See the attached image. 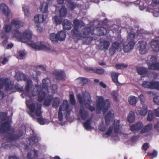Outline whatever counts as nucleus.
<instances>
[{"label": "nucleus", "instance_id": "1", "mask_svg": "<svg viewBox=\"0 0 159 159\" xmlns=\"http://www.w3.org/2000/svg\"><path fill=\"white\" fill-rule=\"evenodd\" d=\"M73 108L70 106L68 102L66 100H64L62 105L60 107L58 112V118L59 120L61 121L63 120V114L62 111H66L65 117L67 120L70 118V113L72 111Z\"/></svg>", "mask_w": 159, "mask_h": 159}, {"label": "nucleus", "instance_id": "2", "mask_svg": "<svg viewBox=\"0 0 159 159\" xmlns=\"http://www.w3.org/2000/svg\"><path fill=\"white\" fill-rule=\"evenodd\" d=\"M26 104L27 107L29 109L30 111L28 113L32 117L34 116L33 113H35V115L38 117L42 115L41 108L42 105L38 104L36 106V104L32 102L31 103L29 101H26Z\"/></svg>", "mask_w": 159, "mask_h": 159}, {"label": "nucleus", "instance_id": "3", "mask_svg": "<svg viewBox=\"0 0 159 159\" xmlns=\"http://www.w3.org/2000/svg\"><path fill=\"white\" fill-rule=\"evenodd\" d=\"M96 99L97 109L98 110L103 109V115L105 114L110 107V104L109 100L107 99L104 100V98L102 96H96Z\"/></svg>", "mask_w": 159, "mask_h": 159}, {"label": "nucleus", "instance_id": "4", "mask_svg": "<svg viewBox=\"0 0 159 159\" xmlns=\"http://www.w3.org/2000/svg\"><path fill=\"white\" fill-rule=\"evenodd\" d=\"M13 34L14 37L25 43L30 42L32 35V32L28 30H25L21 35L18 30H15L13 31Z\"/></svg>", "mask_w": 159, "mask_h": 159}, {"label": "nucleus", "instance_id": "5", "mask_svg": "<svg viewBox=\"0 0 159 159\" xmlns=\"http://www.w3.org/2000/svg\"><path fill=\"white\" fill-rule=\"evenodd\" d=\"M15 131V129L14 128L11 127L9 120L0 123V135L8 133L9 131L13 133Z\"/></svg>", "mask_w": 159, "mask_h": 159}, {"label": "nucleus", "instance_id": "6", "mask_svg": "<svg viewBox=\"0 0 159 159\" xmlns=\"http://www.w3.org/2000/svg\"><path fill=\"white\" fill-rule=\"evenodd\" d=\"M79 103L82 105L83 104L84 102V104L87 107V105H90L91 104L92 101L90 94L87 92H85L84 94L83 100L82 96L80 94H79L77 95Z\"/></svg>", "mask_w": 159, "mask_h": 159}, {"label": "nucleus", "instance_id": "7", "mask_svg": "<svg viewBox=\"0 0 159 159\" xmlns=\"http://www.w3.org/2000/svg\"><path fill=\"white\" fill-rule=\"evenodd\" d=\"M91 32V28L90 27H85L82 30L81 32L78 31V33H76L73 37L78 40H80L86 38L87 36L90 34Z\"/></svg>", "mask_w": 159, "mask_h": 159}, {"label": "nucleus", "instance_id": "8", "mask_svg": "<svg viewBox=\"0 0 159 159\" xmlns=\"http://www.w3.org/2000/svg\"><path fill=\"white\" fill-rule=\"evenodd\" d=\"M43 89L40 87L37 88L36 89H34L32 92L33 96H38V101L40 102L43 101L46 97V94L43 91Z\"/></svg>", "mask_w": 159, "mask_h": 159}, {"label": "nucleus", "instance_id": "9", "mask_svg": "<svg viewBox=\"0 0 159 159\" xmlns=\"http://www.w3.org/2000/svg\"><path fill=\"white\" fill-rule=\"evenodd\" d=\"M136 71L139 74L143 77H149V72L147 68L142 67H137L136 68Z\"/></svg>", "mask_w": 159, "mask_h": 159}, {"label": "nucleus", "instance_id": "10", "mask_svg": "<svg viewBox=\"0 0 159 159\" xmlns=\"http://www.w3.org/2000/svg\"><path fill=\"white\" fill-rule=\"evenodd\" d=\"M73 23L75 26L71 31V34L73 37L75 34L76 33H78L79 26L81 23L82 25L83 22L82 21H80L77 19H75L74 20Z\"/></svg>", "mask_w": 159, "mask_h": 159}, {"label": "nucleus", "instance_id": "11", "mask_svg": "<svg viewBox=\"0 0 159 159\" xmlns=\"http://www.w3.org/2000/svg\"><path fill=\"white\" fill-rule=\"evenodd\" d=\"M53 74L56 79L58 80H63L66 77V74L63 70H55Z\"/></svg>", "mask_w": 159, "mask_h": 159}, {"label": "nucleus", "instance_id": "12", "mask_svg": "<svg viewBox=\"0 0 159 159\" xmlns=\"http://www.w3.org/2000/svg\"><path fill=\"white\" fill-rule=\"evenodd\" d=\"M147 44L146 42L143 41H141L139 42L138 44V47L139 48L140 54H143L147 52V51L146 48Z\"/></svg>", "mask_w": 159, "mask_h": 159}, {"label": "nucleus", "instance_id": "13", "mask_svg": "<svg viewBox=\"0 0 159 159\" xmlns=\"http://www.w3.org/2000/svg\"><path fill=\"white\" fill-rule=\"evenodd\" d=\"M23 134L22 131H20L17 134H11L7 136L6 138L10 141H13L18 140Z\"/></svg>", "mask_w": 159, "mask_h": 159}, {"label": "nucleus", "instance_id": "14", "mask_svg": "<svg viewBox=\"0 0 159 159\" xmlns=\"http://www.w3.org/2000/svg\"><path fill=\"white\" fill-rule=\"evenodd\" d=\"M30 46L32 48L36 50H47L49 49L46 46L44 45V43L43 42H40L39 45H37L34 43H31L30 44Z\"/></svg>", "mask_w": 159, "mask_h": 159}, {"label": "nucleus", "instance_id": "15", "mask_svg": "<svg viewBox=\"0 0 159 159\" xmlns=\"http://www.w3.org/2000/svg\"><path fill=\"white\" fill-rule=\"evenodd\" d=\"M39 151L35 149L29 151L27 153V159H36L38 156Z\"/></svg>", "mask_w": 159, "mask_h": 159}, {"label": "nucleus", "instance_id": "16", "mask_svg": "<svg viewBox=\"0 0 159 159\" xmlns=\"http://www.w3.org/2000/svg\"><path fill=\"white\" fill-rule=\"evenodd\" d=\"M0 9L7 18L10 16L11 13V10L5 4H0Z\"/></svg>", "mask_w": 159, "mask_h": 159}, {"label": "nucleus", "instance_id": "17", "mask_svg": "<svg viewBox=\"0 0 159 159\" xmlns=\"http://www.w3.org/2000/svg\"><path fill=\"white\" fill-rule=\"evenodd\" d=\"M143 125L141 122H139L131 125L130 129L132 131H139L141 130L143 128Z\"/></svg>", "mask_w": 159, "mask_h": 159}, {"label": "nucleus", "instance_id": "18", "mask_svg": "<svg viewBox=\"0 0 159 159\" xmlns=\"http://www.w3.org/2000/svg\"><path fill=\"white\" fill-rule=\"evenodd\" d=\"M135 44L134 41H132L129 42L126 45L123 47L124 51L125 52H128L133 48Z\"/></svg>", "mask_w": 159, "mask_h": 159}, {"label": "nucleus", "instance_id": "19", "mask_svg": "<svg viewBox=\"0 0 159 159\" xmlns=\"http://www.w3.org/2000/svg\"><path fill=\"white\" fill-rule=\"evenodd\" d=\"M114 117V114L111 111H108L105 117V122L106 125H109L110 121L113 120Z\"/></svg>", "mask_w": 159, "mask_h": 159}, {"label": "nucleus", "instance_id": "20", "mask_svg": "<svg viewBox=\"0 0 159 159\" xmlns=\"http://www.w3.org/2000/svg\"><path fill=\"white\" fill-rule=\"evenodd\" d=\"M62 24L63 29L65 30H70L72 28L71 22L66 19L64 20Z\"/></svg>", "mask_w": 159, "mask_h": 159}, {"label": "nucleus", "instance_id": "21", "mask_svg": "<svg viewBox=\"0 0 159 159\" xmlns=\"http://www.w3.org/2000/svg\"><path fill=\"white\" fill-rule=\"evenodd\" d=\"M148 69L153 70H159V62H154L150 63H148Z\"/></svg>", "mask_w": 159, "mask_h": 159}, {"label": "nucleus", "instance_id": "22", "mask_svg": "<svg viewBox=\"0 0 159 159\" xmlns=\"http://www.w3.org/2000/svg\"><path fill=\"white\" fill-rule=\"evenodd\" d=\"M11 24L17 28L22 27L24 24L21 21L15 19H13L11 22Z\"/></svg>", "mask_w": 159, "mask_h": 159}, {"label": "nucleus", "instance_id": "23", "mask_svg": "<svg viewBox=\"0 0 159 159\" xmlns=\"http://www.w3.org/2000/svg\"><path fill=\"white\" fill-rule=\"evenodd\" d=\"M79 115L82 120H85L88 116V113L84 108H80L79 110Z\"/></svg>", "mask_w": 159, "mask_h": 159}, {"label": "nucleus", "instance_id": "24", "mask_svg": "<svg viewBox=\"0 0 159 159\" xmlns=\"http://www.w3.org/2000/svg\"><path fill=\"white\" fill-rule=\"evenodd\" d=\"M151 47L153 50L157 51L159 50V41L154 40L150 43Z\"/></svg>", "mask_w": 159, "mask_h": 159}, {"label": "nucleus", "instance_id": "25", "mask_svg": "<svg viewBox=\"0 0 159 159\" xmlns=\"http://www.w3.org/2000/svg\"><path fill=\"white\" fill-rule=\"evenodd\" d=\"M6 81L5 82V90L7 91H11L12 89V85L11 82L7 78H5Z\"/></svg>", "mask_w": 159, "mask_h": 159}, {"label": "nucleus", "instance_id": "26", "mask_svg": "<svg viewBox=\"0 0 159 159\" xmlns=\"http://www.w3.org/2000/svg\"><path fill=\"white\" fill-rule=\"evenodd\" d=\"M152 128V125L151 124L147 125L143 127V129L140 130V133L143 134L147 133L150 131Z\"/></svg>", "mask_w": 159, "mask_h": 159}, {"label": "nucleus", "instance_id": "27", "mask_svg": "<svg viewBox=\"0 0 159 159\" xmlns=\"http://www.w3.org/2000/svg\"><path fill=\"white\" fill-rule=\"evenodd\" d=\"M44 17L43 15L38 14L34 16V21L35 23H42L44 21Z\"/></svg>", "mask_w": 159, "mask_h": 159}, {"label": "nucleus", "instance_id": "28", "mask_svg": "<svg viewBox=\"0 0 159 159\" xmlns=\"http://www.w3.org/2000/svg\"><path fill=\"white\" fill-rule=\"evenodd\" d=\"M135 116L134 113L133 111H130L129 113L127 120L129 123H133L135 120Z\"/></svg>", "mask_w": 159, "mask_h": 159}, {"label": "nucleus", "instance_id": "29", "mask_svg": "<svg viewBox=\"0 0 159 159\" xmlns=\"http://www.w3.org/2000/svg\"><path fill=\"white\" fill-rule=\"evenodd\" d=\"M96 30L98 32L97 35L99 36L104 35L106 34L107 32V30L103 27H98L96 28Z\"/></svg>", "mask_w": 159, "mask_h": 159}, {"label": "nucleus", "instance_id": "30", "mask_svg": "<svg viewBox=\"0 0 159 159\" xmlns=\"http://www.w3.org/2000/svg\"><path fill=\"white\" fill-rule=\"evenodd\" d=\"M53 99L52 95H48L44 100L43 102V105L46 107H48Z\"/></svg>", "mask_w": 159, "mask_h": 159}, {"label": "nucleus", "instance_id": "31", "mask_svg": "<svg viewBox=\"0 0 159 159\" xmlns=\"http://www.w3.org/2000/svg\"><path fill=\"white\" fill-rule=\"evenodd\" d=\"M113 125L114 133L115 134L118 133L120 130V120H118L116 121L114 120Z\"/></svg>", "mask_w": 159, "mask_h": 159}, {"label": "nucleus", "instance_id": "32", "mask_svg": "<svg viewBox=\"0 0 159 159\" xmlns=\"http://www.w3.org/2000/svg\"><path fill=\"white\" fill-rule=\"evenodd\" d=\"M148 112V109L146 105L143 104L142 108L138 111L139 114L141 116H145Z\"/></svg>", "mask_w": 159, "mask_h": 159}, {"label": "nucleus", "instance_id": "33", "mask_svg": "<svg viewBox=\"0 0 159 159\" xmlns=\"http://www.w3.org/2000/svg\"><path fill=\"white\" fill-rule=\"evenodd\" d=\"M120 75V74L117 73L112 72L111 73V77L112 78L113 82L115 83H118V77Z\"/></svg>", "mask_w": 159, "mask_h": 159}, {"label": "nucleus", "instance_id": "34", "mask_svg": "<svg viewBox=\"0 0 159 159\" xmlns=\"http://www.w3.org/2000/svg\"><path fill=\"white\" fill-rule=\"evenodd\" d=\"M142 85L144 88L152 89V81H144L142 82Z\"/></svg>", "mask_w": 159, "mask_h": 159}, {"label": "nucleus", "instance_id": "35", "mask_svg": "<svg viewBox=\"0 0 159 159\" xmlns=\"http://www.w3.org/2000/svg\"><path fill=\"white\" fill-rule=\"evenodd\" d=\"M52 19L56 25H60L62 22V17L60 16L56 15L53 17Z\"/></svg>", "mask_w": 159, "mask_h": 159}, {"label": "nucleus", "instance_id": "36", "mask_svg": "<svg viewBox=\"0 0 159 159\" xmlns=\"http://www.w3.org/2000/svg\"><path fill=\"white\" fill-rule=\"evenodd\" d=\"M111 46L118 52L120 51L122 49V47L120 44L118 42L113 43Z\"/></svg>", "mask_w": 159, "mask_h": 159}, {"label": "nucleus", "instance_id": "37", "mask_svg": "<svg viewBox=\"0 0 159 159\" xmlns=\"http://www.w3.org/2000/svg\"><path fill=\"white\" fill-rule=\"evenodd\" d=\"M53 101L52 106L54 108H57L59 107L60 103V99L58 97H55L53 98L52 99Z\"/></svg>", "mask_w": 159, "mask_h": 159}, {"label": "nucleus", "instance_id": "38", "mask_svg": "<svg viewBox=\"0 0 159 159\" xmlns=\"http://www.w3.org/2000/svg\"><path fill=\"white\" fill-rule=\"evenodd\" d=\"M58 41H62L65 40L66 37L65 32L63 31H61L57 33Z\"/></svg>", "mask_w": 159, "mask_h": 159}, {"label": "nucleus", "instance_id": "39", "mask_svg": "<svg viewBox=\"0 0 159 159\" xmlns=\"http://www.w3.org/2000/svg\"><path fill=\"white\" fill-rule=\"evenodd\" d=\"M128 101L130 105L135 106L138 100L137 98L134 96H131L129 98Z\"/></svg>", "mask_w": 159, "mask_h": 159}, {"label": "nucleus", "instance_id": "40", "mask_svg": "<svg viewBox=\"0 0 159 159\" xmlns=\"http://www.w3.org/2000/svg\"><path fill=\"white\" fill-rule=\"evenodd\" d=\"M58 35L57 34H56L55 33H52L50 34V39L53 43H57L58 41Z\"/></svg>", "mask_w": 159, "mask_h": 159}, {"label": "nucleus", "instance_id": "41", "mask_svg": "<svg viewBox=\"0 0 159 159\" xmlns=\"http://www.w3.org/2000/svg\"><path fill=\"white\" fill-rule=\"evenodd\" d=\"M16 76L18 80L25 81L26 80V77L25 74L20 73H17L16 74Z\"/></svg>", "mask_w": 159, "mask_h": 159}, {"label": "nucleus", "instance_id": "42", "mask_svg": "<svg viewBox=\"0 0 159 159\" xmlns=\"http://www.w3.org/2000/svg\"><path fill=\"white\" fill-rule=\"evenodd\" d=\"M92 119H88L84 122V126L85 128L87 130L91 129V126L90 123Z\"/></svg>", "mask_w": 159, "mask_h": 159}, {"label": "nucleus", "instance_id": "43", "mask_svg": "<svg viewBox=\"0 0 159 159\" xmlns=\"http://www.w3.org/2000/svg\"><path fill=\"white\" fill-rule=\"evenodd\" d=\"M32 84V82L31 80L30 79H28L27 80L25 88V90L26 92H28L30 91V88Z\"/></svg>", "mask_w": 159, "mask_h": 159}, {"label": "nucleus", "instance_id": "44", "mask_svg": "<svg viewBox=\"0 0 159 159\" xmlns=\"http://www.w3.org/2000/svg\"><path fill=\"white\" fill-rule=\"evenodd\" d=\"M59 12L61 17H64L66 15L67 9L64 6H62Z\"/></svg>", "mask_w": 159, "mask_h": 159}, {"label": "nucleus", "instance_id": "45", "mask_svg": "<svg viewBox=\"0 0 159 159\" xmlns=\"http://www.w3.org/2000/svg\"><path fill=\"white\" fill-rule=\"evenodd\" d=\"M29 144L32 146L35 143L38 141V138L36 136H34L29 139Z\"/></svg>", "mask_w": 159, "mask_h": 159}, {"label": "nucleus", "instance_id": "46", "mask_svg": "<svg viewBox=\"0 0 159 159\" xmlns=\"http://www.w3.org/2000/svg\"><path fill=\"white\" fill-rule=\"evenodd\" d=\"M91 70L93 71L94 73L98 75H102L105 72V70L103 69H92Z\"/></svg>", "mask_w": 159, "mask_h": 159}, {"label": "nucleus", "instance_id": "47", "mask_svg": "<svg viewBox=\"0 0 159 159\" xmlns=\"http://www.w3.org/2000/svg\"><path fill=\"white\" fill-rule=\"evenodd\" d=\"M76 80H79L80 84H81L82 85L86 84L88 82L87 79L85 78L80 77L77 78Z\"/></svg>", "mask_w": 159, "mask_h": 159}, {"label": "nucleus", "instance_id": "48", "mask_svg": "<svg viewBox=\"0 0 159 159\" xmlns=\"http://www.w3.org/2000/svg\"><path fill=\"white\" fill-rule=\"evenodd\" d=\"M47 79H43L42 80L41 86L40 87L42 89H44L45 90H48V83H47L46 81Z\"/></svg>", "mask_w": 159, "mask_h": 159}, {"label": "nucleus", "instance_id": "49", "mask_svg": "<svg viewBox=\"0 0 159 159\" xmlns=\"http://www.w3.org/2000/svg\"><path fill=\"white\" fill-rule=\"evenodd\" d=\"M154 115L153 112L151 111H149L147 116V120L148 121H151L154 118Z\"/></svg>", "mask_w": 159, "mask_h": 159}, {"label": "nucleus", "instance_id": "50", "mask_svg": "<svg viewBox=\"0 0 159 159\" xmlns=\"http://www.w3.org/2000/svg\"><path fill=\"white\" fill-rule=\"evenodd\" d=\"M102 43L103 44V49L104 51H106L108 49L110 43L108 41L106 40H103Z\"/></svg>", "mask_w": 159, "mask_h": 159}, {"label": "nucleus", "instance_id": "51", "mask_svg": "<svg viewBox=\"0 0 159 159\" xmlns=\"http://www.w3.org/2000/svg\"><path fill=\"white\" fill-rule=\"evenodd\" d=\"M23 10L24 11L25 13V16H28L30 14V11L29 10V7L28 6H24L22 7Z\"/></svg>", "mask_w": 159, "mask_h": 159}, {"label": "nucleus", "instance_id": "52", "mask_svg": "<svg viewBox=\"0 0 159 159\" xmlns=\"http://www.w3.org/2000/svg\"><path fill=\"white\" fill-rule=\"evenodd\" d=\"M46 4L44 7H43V5H42L40 6V9L41 12L43 13H44L47 12L48 10V4L47 3H45Z\"/></svg>", "mask_w": 159, "mask_h": 159}, {"label": "nucleus", "instance_id": "53", "mask_svg": "<svg viewBox=\"0 0 159 159\" xmlns=\"http://www.w3.org/2000/svg\"><path fill=\"white\" fill-rule=\"evenodd\" d=\"M12 29V27L10 25H5L3 27V30L5 33L9 32Z\"/></svg>", "mask_w": 159, "mask_h": 159}, {"label": "nucleus", "instance_id": "54", "mask_svg": "<svg viewBox=\"0 0 159 159\" xmlns=\"http://www.w3.org/2000/svg\"><path fill=\"white\" fill-rule=\"evenodd\" d=\"M1 147L5 149H11L12 148V144L11 143H5L2 144Z\"/></svg>", "mask_w": 159, "mask_h": 159}, {"label": "nucleus", "instance_id": "55", "mask_svg": "<svg viewBox=\"0 0 159 159\" xmlns=\"http://www.w3.org/2000/svg\"><path fill=\"white\" fill-rule=\"evenodd\" d=\"M7 116V114L4 112H0V122L5 120Z\"/></svg>", "mask_w": 159, "mask_h": 159}, {"label": "nucleus", "instance_id": "56", "mask_svg": "<svg viewBox=\"0 0 159 159\" xmlns=\"http://www.w3.org/2000/svg\"><path fill=\"white\" fill-rule=\"evenodd\" d=\"M152 89H156L159 90V82L157 81H152Z\"/></svg>", "mask_w": 159, "mask_h": 159}, {"label": "nucleus", "instance_id": "57", "mask_svg": "<svg viewBox=\"0 0 159 159\" xmlns=\"http://www.w3.org/2000/svg\"><path fill=\"white\" fill-rule=\"evenodd\" d=\"M14 88L17 91L20 92H24V90L23 87H20L19 84H17L14 85Z\"/></svg>", "mask_w": 159, "mask_h": 159}, {"label": "nucleus", "instance_id": "58", "mask_svg": "<svg viewBox=\"0 0 159 159\" xmlns=\"http://www.w3.org/2000/svg\"><path fill=\"white\" fill-rule=\"evenodd\" d=\"M111 95L114 100L116 102L118 101V94L116 91H113Z\"/></svg>", "mask_w": 159, "mask_h": 159}, {"label": "nucleus", "instance_id": "59", "mask_svg": "<svg viewBox=\"0 0 159 159\" xmlns=\"http://www.w3.org/2000/svg\"><path fill=\"white\" fill-rule=\"evenodd\" d=\"M5 81V78H0V89H2L4 87Z\"/></svg>", "mask_w": 159, "mask_h": 159}, {"label": "nucleus", "instance_id": "60", "mask_svg": "<svg viewBox=\"0 0 159 159\" xmlns=\"http://www.w3.org/2000/svg\"><path fill=\"white\" fill-rule=\"evenodd\" d=\"M131 30L129 33V37L131 40L134 39L135 36V33L134 32L133 30L131 28Z\"/></svg>", "mask_w": 159, "mask_h": 159}, {"label": "nucleus", "instance_id": "61", "mask_svg": "<svg viewBox=\"0 0 159 159\" xmlns=\"http://www.w3.org/2000/svg\"><path fill=\"white\" fill-rule=\"evenodd\" d=\"M113 127L111 126H110L107 129L105 133L106 135L109 136L111 134L113 131Z\"/></svg>", "mask_w": 159, "mask_h": 159}, {"label": "nucleus", "instance_id": "62", "mask_svg": "<svg viewBox=\"0 0 159 159\" xmlns=\"http://www.w3.org/2000/svg\"><path fill=\"white\" fill-rule=\"evenodd\" d=\"M128 65L126 64H118L116 65V67L117 69H121L123 68H125Z\"/></svg>", "mask_w": 159, "mask_h": 159}, {"label": "nucleus", "instance_id": "63", "mask_svg": "<svg viewBox=\"0 0 159 159\" xmlns=\"http://www.w3.org/2000/svg\"><path fill=\"white\" fill-rule=\"evenodd\" d=\"M37 122L41 125H43L45 124L44 119L42 117H40L37 119Z\"/></svg>", "mask_w": 159, "mask_h": 159}, {"label": "nucleus", "instance_id": "64", "mask_svg": "<svg viewBox=\"0 0 159 159\" xmlns=\"http://www.w3.org/2000/svg\"><path fill=\"white\" fill-rule=\"evenodd\" d=\"M148 155L149 156H151L152 157H156L157 155V152L156 150H154L153 152L152 153H148Z\"/></svg>", "mask_w": 159, "mask_h": 159}]
</instances>
